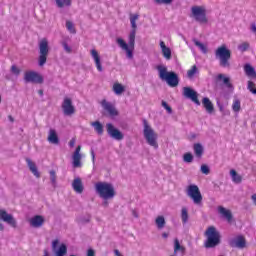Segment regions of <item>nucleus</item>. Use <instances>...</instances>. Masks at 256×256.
<instances>
[{"label":"nucleus","mask_w":256,"mask_h":256,"mask_svg":"<svg viewBox=\"0 0 256 256\" xmlns=\"http://www.w3.org/2000/svg\"><path fill=\"white\" fill-rule=\"evenodd\" d=\"M159 78L161 81H165L169 87L179 86V75L173 71H167V67L163 65H158L156 67Z\"/></svg>","instance_id":"nucleus-1"},{"label":"nucleus","mask_w":256,"mask_h":256,"mask_svg":"<svg viewBox=\"0 0 256 256\" xmlns=\"http://www.w3.org/2000/svg\"><path fill=\"white\" fill-rule=\"evenodd\" d=\"M95 191L101 199H104V201H108V199H113V197H115V187L109 182H97L95 184Z\"/></svg>","instance_id":"nucleus-2"},{"label":"nucleus","mask_w":256,"mask_h":256,"mask_svg":"<svg viewBox=\"0 0 256 256\" xmlns=\"http://www.w3.org/2000/svg\"><path fill=\"white\" fill-rule=\"evenodd\" d=\"M205 237H207L204 245L206 249H213V247H217L221 243V234L217 231L215 226H210L205 231Z\"/></svg>","instance_id":"nucleus-3"},{"label":"nucleus","mask_w":256,"mask_h":256,"mask_svg":"<svg viewBox=\"0 0 256 256\" xmlns=\"http://www.w3.org/2000/svg\"><path fill=\"white\" fill-rule=\"evenodd\" d=\"M144 125V139H146V142L150 147H154V149H159V144L157 143V133H155V130L151 128L149 125V122H147L145 119L143 120Z\"/></svg>","instance_id":"nucleus-4"},{"label":"nucleus","mask_w":256,"mask_h":256,"mask_svg":"<svg viewBox=\"0 0 256 256\" xmlns=\"http://www.w3.org/2000/svg\"><path fill=\"white\" fill-rule=\"evenodd\" d=\"M215 57L216 59H219L220 67H231V64L229 63L231 59V50H229L227 46L222 45L218 47L215 51Z\"/></svg>","instance_id":"nucleus-5"},{"label":"nucleus","mask_w":256,"mask_h":256,"mask_svg":"<svg viewBox=\"0 0 256 256\" xmlns=\"http://www.w3.org/2000/svg\"><path fill=\"white\" fill-rule=\"evenodd\" d=\"M191 13L197 23H207V10L203 6H193Z\"/></svg>","instance_id":"nucleus-6"},{"label":"nucleus","mask_w":256,"mask_h":256,"mask_svg":"<svg viewBox=\"0 0 256 256\" xmlns=\"http://www.w3.org/2000/svg\"><path fill=\"white\" fill-rule=\"evenodd\" d=\"M187 195L192 198L194 205H201L203 203V196L201 195L199 186L189 185Z\"/></svg>","instance_id":"nucleus-7"},{"label":"nucleus","mask_w":256,"mask_h":256,"mask_svg":"<svg viewBox=\"0 0 256 256\" xmlns=\"http://www.w3.org/2000/svg\"><path fill=\"white\" fill-rule=\"evenodd\" d=\"M39 65L40 67H43L47 63V55H49V42L47 39H42L39 43Z\"/></svg>","instance_id":"nucleus-8"},{"label":"nucleus","mask_w":256,"mask_h":256,"mask_svg":"<svg viewBox=\"0 0 256 256\" xmlns=\"http://www.w3.org/2000/svg\"><path fill=\"white\" fill-rule=\"evenodd\" d=\"M106 131L112 139H115V141H123L125 135H123V132H121L119 129L115 128V126L112 123L106 124Z\"/></svg>","instance_id":"nucleus-9"},{"label":"nucleus","mask_w":256,"mask_h":256,"mask_svg":"<svg viewBox=\"0 0 256 256\" xmlns=\"http://www.w3.org/2000/svg\"><path fill=\"white\" fill-rule=\"evenodd\" d=\"M25 83H43V76L35 71H26L24 74Z\"/></svg>","instance_id":"nucleus-10"},{"label":"nucleus","mask_w":256,"mask_h":256,"mask_svg":"<svg viewBox=\"0 0 256 256\" xmlns=\"http://www.w3.org/2000/svg\"><path fill=\"white\" fill-rule=\"evenodd\" d=\"M62 110L63 114L67 117H71V115H75V106H73V100L69 97H65L62 102Z\"/></svg>","instance_id":"nucleus-11"},{"label":"nucleus","mask_w":256,"mask_h":256,"mask_svg":"<svg viewBox=\"0 0 256 256\" xmlns=\"http://www.w3.org/2000/svg\"><path fill=\"white\" fill-rule=\"evenodd\" d=\"M230 247L234 249H245L247 247V240H245V236L238 235L228 241Z\"/></svg>","instance_id":"nucleus-12"},{"label":"nucleus","mask_w":256,"mask_h":256,"mask_svg":"<svg viewBox=\"0 0 256 256\" xmlns=\"http://www.w3.org/2000/svg\"><path fill=\"white\" fill-rule=\"evenodd\" d=\"M182 95L186 99H191L192 102L196 105H201V102L199 101V94L197 93V91L193 90V88L184 87Z\"/></svg>","instance_id":"nucleus-13"},{"label":"nucleus","mask_w":256,"mask_h":256,"mask_svg":"<svg viewBox=\"0 0 256 256\" xmlns=\"http://www.w3.org/2000/svg\"><path fill=\"white\" fill-rule=\"evenodd\" d=\"M0 219L1 221H4V223H7V225H10V227H13L14 229L17 227V220L15 218L7 213L5 210H0Z\"/></svg>","instance_id":"nucleus-14"},{"label":"nucleus","mask_w":256,"mask_h":256,"mask_svg":"<svg viewBox=\"0 0 256 256\" xmlns=\"http://www.w3.org/2000/svg\"><path fill=\"white\" fill-rule=\"evenodd\" d=\"M57 245H59V240L56 239L52 242V251H54L55 256L67 255V245L62 243L58 249Z\"/></svg>","instance_id":"nucleus-15"},{"label":"nucleus","mask_w":256,"mask_h":256,"mask_svg":"<svg viewBox=\"0 0 256 256\" xmlns=\"http://www.w3.org/2000/svg\"><path fill=\"white\" fill-rule=\"evenodd\" d=\"M101 105L104 111H107V113H109L110 117H117V115H119V111H117V109L111 102H108L104 99L102 100Z\"/></svg>","instance_id":"nucleus-16"},{"label":"nucleus","mask_w":256,"mask_h":256,"mask_svg":"<svg viewBox=\"0 0 256 256\" xmlns=\"http://www.w3.org/2000/svg\"><path fill=\"white\" fill-rule=\"evenodd\" d=\"M116 43L119 45V47H121V49L126 51L128 59H133V51L135 49H131L127 42H125V40H123L122 38H117Z\"/></svg>","instance_id":"nucleus-17"},{"label":"nucleus","mask_w":256,"mask_h":256,"mask_svg":"<svg viewBox=\"0 0 256 256\" xmlns=\"http://www.w3.org/2000/svg\"><path fill=\"white\" fill-rule=\"evenodd\" d=\"M43 223H45V218L41 215H36L30 219L31 227L35 229H39V227H43Z\"/></svg>","instance_id":"nucleus-18"},{"label":"nucleus","mask_w":256,"mask_h":256,"mask_svg":"<svg viewBox=\"0 0 256 256\" xmlns=\"http://www.w3.org/2000/svg\"><path fill=\"white\" fill-rule=\"evenodd\" d=\"M73 167H81V146H77L72 156Z\"/></svg>","instance_id":"nucleus-19"},{"label":"nucleus","mask_w":256,"mask_h":256,"mask_svg":"<svg viewBox=\"0 0 256 256\" xmlns=\"http://www.w3.org/2000/svg\"><path fill=\"white\" fill-rule=\"evenodd\" d=\"M72 189L76 192V193H83L85 187L83 186V181L81 180L80 177H77L73 180L72 182Z\"/></svg>","instance_id":"nucleus-20"},{"label":"nucleus","mask_w":256,"mask_h":256,"mask_svg":"<svg viewBox=\"0 0 256 256\" xmlns=\"http://www.w3.org/2000/svg\"><path fill=\"white\" fill-rule=\"evenodd\" d=\"M218 213L222 215V217L228 221V223H231L233 221V214L231 213V210H227L223 206L218 207Z\"/></svg>","instance_id":"nucleus-21"},{"label":"nucleus","mask_w":256,"mask_h":256,"mask_svg":"<svg viewBox=\"0 0 256 256\" xmlns=\"http://www.w3.org/2000/svg\"><path fill=\"white\" fill-rule=\"evenodd\" d=\"M216 81L219 83V81H222L223 85L227 87L228 89H231L233 91V84H231V78L225 76V74H218L216 77Z\"/></svg>","instance_id":"nucleus-22"},{"label":"nucleus","mask_w":256,"mask_h":256,"mask_svg":"<svg viewBox=\"0 0 256 256\" xmlns=\"http://www.w3.org/2000/svg\"><path fill=\"white\" fill-rule=\"evenodd\" d=\"M26 163L31 173H33L34 177L39 179V177H41V174L39 173V170L37 169V165L35 164V162H32L30 158H26Z\"/></svg>","instance_id":"nucleus-23"},{"label":"nucleus","mask_w":256,"mask_h":256,"mask_svg":"<svg viewBox=\"0 0 256 256\" xmlns=\"http://www.w3.org/2000/svg\"><path fill=\"white\" fill-rule=\"evenodd\" d=\"M91 56L93 57V59L95 61L97 70L100 73L103 72V66L101 65V57L99 56V52H97V50L93 49V50H91Z\"/></svg>","instance_id":"nucleus-24"},{"label":"nucleus","mask_w":256,"mask_h":256,"mask_svg":"<svg viewBox=\"0 0 256 256\" xmlns=\"http://www.w3.org/2000/svg\"><path fill=\"white\" fill-rule=\"evenodd\" d=\"M202 105L206 109L207 113L211 115L215 111V107L213 106V102L208 97L203 98Z\"/></svg>","instance_id":"nucleus-25"},{"label":"nucleus","mask_w":256,"mask_h":256,"mask_svg":"<svg viewBox=\"0 0 256 256\" xmlns=\"http://www.w3.org/2000/svg\"><path fill=\"white\" fill-rule=\"evenodd\" d=\"M48 141L52 145H59V136L57 135V131H55V129L49 130Z\"/></svg>","instance_id":"nucleus-26"},{"label":"nucleus","mask_w":256,"mask_h":256,"mask_svg":"<svg viewBox=\"0 0 256 256\" xmlns=\"http://www.w3.org/2000/svg\"><path fill=\"white\" fill-rule=\"evenodd\" d=\"M160 47L163 57L167 59V61L171 60V48L167 47L164 41H160Z\"/></svg>","instance_id":"nucleus-27"},{"label":"nucleus","mask_w":256,"mask_h":256,"mask_svg":"<svg viewBox=\"0 0 256 256\" xmlns=\"http://www.w3.org/2000/svg\"><path fill=\"white\" fill-rule=\"evenodd\" d=\"M193 149L197 159H201V157H203V153L205 152V150L203 149V145H201V143H196L193 145Z\"/></svg>","instance_id":"nucleus-28"},{"label":"nucleus","mask_w":256,"mask_h":256,"mask_svg":"<svg viewBox=\"0 0 256 256\" xmlns=\"http://www.w3.org/2000/svg\"><path fill=\"white\" fill-rule=\"evenodd\" d=\"M244 71L247 75V77H251L252 79H256V71L251 64H245L244 65Z\"/></svg>","instance_id":"nucleus-29"},{"label":"nucleus","mask_w":256,"mask_h":256,"mask_svg":"<svg viewBox=\"0 0 256 256\" xmlns=\"http://www.w3.org/2000/svg\"><path fill=\"white\" fill-rule=\"evenodd\" d=\"M113 91L115 95H123V93H125V86L116 82L113 85Z\"/></svg>","instance_id":"nucleus-30"},{"label":"nucleus","mask_w":256,"mask_h":256,"mask_svg":"<svg viewBox=\"0 0 256 256\" xmlns=\"http://www.w3.org/2000/svg\"><path fill=\"white\" fill-rule=\"evenodd\" d=\"M230 176L232 177L233 183H236L239 185L241 181H243V177L237 173L234 169L230 170Z\"/></svg>","instance_id":"nucleus-31"},{"label":"nucleus","mask_w":256,"mask_h":256,"mask_svg":"<svg viewBox=\"0 0 256 256\" xmlns=\"http://www.w3.org/2000/svg\"><path fill=\"white\" fill-rule=\"evenodd\" d=\"M91 126L94 127V130L98 135H103V124L99 121H95L91 123Z\"/></svg>","instance_id":"nucleus-32"},{"label":"nucleus","mask_w":256,"mask_h":256,"mask_svg":"<svg viewBox=\"0 0 256 256\" xmlns=\"http://www.w3.org/2000/svg\"><path fill=\"white\" fill-rule=\"evenodd\" d=\"M58 9H63V7H71V0H54Z\"/></svg>","instance_id":"nucleus-33"},{"label":"nucleus","mask_w":256,"mask_h":256,"mask_svg":"<svg viewBox=\"0 0 256 256\" xmlns=\"http://www.w3.org/2000/svg\"><path fill=\"white\" fill-rule=\"evenodd\" d=\"M136 34H137V32H135V30H131V32L129 34L128 47H130V49H135V35Z\"/></svg>","instance_id":"nucleus-34"},{"label":"nucleus","mask_w":256,"mask_h":256,"mask_svg":"<svg viewBox=\"0 0 256 256\" xmlns=\"http://www.w3.org/2000/svg\"><path fill=\"white\" fill-rule=\"evenodd\" d=\"M181 220H182L183 225H187V223L189 222V212L187 211V208H182Z\"/></svg>","instance_id":"nucleus-35"},{"label":"nucleus","mask_w":256,"mask_h":256,"mask_svg":"<svg viewBox=\"0 0 256 256\" xmlns=\"http://www.w3.org/2000/svg\"><path fill=\"white\" fill-rule=\"evenodd\" d=\"M193 43H194V45L196 46V47H198V49H200V51L202 52V53H204V55L205 54H207V46H205V44H203V43H201L199 40H197V39H193Z\"/></svg>","instance_id":"nucleus-36"},{"label":"nucleus","mask_w":256,"mask_h":256,"mask_svg":"<svg viewBox=\"0 0 256 256\" xmlns=\"http://www.w3.org/2000/svg\"><path fill=\"white\" fill-rule=\"evenodd\" d=\"M137 19H139L138 14L131 15V17H130V23H131L132 31H135V32H137V22H136Z\"/></svg>","instance_id":"nucleus-37"},{"label":"nucleus","mask_w":256,"mask_h":256,"mask_svg":"<svg viewBox=\"0 0 256 256\" xmlns=\"http://www.w3.org/2000/svg\"><path fill=\"white\" fill-rule=\"evenodd\" d=\"M155 223L157 225L158 229H163V227H165V217L163 216H158L155 220Z\"/></svg>","instance_id":"nucleus-38"},{"label":"nucleus","mask_w":256,"mask_h":256,"mask_svg":"<svg viewBox=\"0 0 256 256\" xmlns=\"http://www.w3.org/2000/svg\"><path fill=\"white\" fill-rule=\"evenodd\" d=\"M50 182L52 187H57V174L55 172V170H51L50 171Z\"/></svg>","instance_id":"nucleus-39"},{"label":"nucleus","mask_w":256,"mask_h":256,"mask_svg":"<svg viewBox=\"0 0 256 256\" xmlns=\"http://www.w3.org/2000/svg\"><path fill=\"white\" fill-rule=\"evenodd\" d=\"M177 251H185V248L179 243V239L174 240V255H177Z\"/></svg>","instance_id":"nucleus-40"},{"label":"nucleus","mask_w":256,"mask_h":256,"mask_svg":"<svg viewBox=\"0 0 256 256\" xmlns=\"http://www.w3.org/2000/svg\"><path fill=\"white\" fill-rule=\"evenodd\" d=\"M232 109L235 113H239V111H241V101L239 99L234 101Z\"/></svg>","instance_id":"nucleus-41"},{"label":"nucleus","mask_w":256,"mask_h":256,"mask_svg":"<svg viewBox=\"0 0 256 256\" xmlns=\"http://www.w3.org/2000/svg\"><path fill=\"white\" fill-rule=\"evenodd\" d=\"M197 73V66L194 65L190 70L187 71V77L188 79H193Z\"/></svg>","instance_id":"nucleus-42"},{"label":"nucleus","mask_w":256,"mask_h":256,"mask_svg":"<svg viewBox=\"0 0 256 256\" xmlns=\"http://www.w3.org/2000/svg\"><path fill=\"white\" fill-rule=\"evenodd\" d=\"M66 28L70 33H77V31L75 30V25L71 21H66Z\"/></svg>","instance_id":"nucleus-43"},{"label":"nucleus","mask_w":256,"mask_h":256,"mask_svg":"<svg viewBox=\"0 0 256 256\" xmlns=\"http://www.w3.org/2000/svg\"><path fill=\"white\" fill-rule=\"evenodd\" d=\"M183 161L184 163H193V154H191L190 152L185 153L183 156Z\"/></svg>","instance_id":"nucleus-44"},{"label":"nucleus","mask_w":256,"mask_h":256,"mask_svg":"<svg viewBox=\"0 0 256 256\" xmlns=\"http://www.w3.org/2000/svg\"><path fill=\"white\" fill-rule=\"evenodd\" d=\"M247 89H248V91H250V93H252L253 95H256L255 82L248 81Z\"/></svg>","instance_id":"nucleus-45"},{"label":"nucleus","mask_w":256,"mask_h":256,"mask_svg":"<svg viewBox=\"0 0 256 256\" xmlns=\"http://www.w3.org/2000/svg\"><path fill=\"white\" fill-rule=\"evenodd\" d=\"M201 173H203L204 175H209L211 173V169L206 164H203L201 166Z\"/></svg>","instance_id":"nucleus-46"},{"label":"nucleus","mask_w":256,"mask_h":256,"mask_svg":"<svg viewBox=\"0 0 256 256\" xmlns=\"http://www.w3.org/2000/svg\"><path fill=\"white\" fill-rule=\"evenodd\" d=\"M157 5H171L173 0H154Z\"/></svg>","instance_id":"nucleus-47"},{"label":"nucleus","mask_w":256,"mask_h":256,"mask_svg":"<svg viewBox=\"0 0 256 256\" xmlns=\"http://www.w3.org/2000/svg\"><path fill=\"white\" fill-rule=\"evenodd\" d=\"M238 49H239V51H242V53L247 51V49H249V43L243 42L242 44H240L238 46Z\"/></svg>","instance_id":"nucleus-48"},{"label":"nucleus","mask_w":256,"mask_h":256,"mask_svg":"<svg viewBox=\"0 0 256 256\" xmlns=\"http://www.w3.org/2000/svg\"><path fill=\"white\" fill-rule=\"evenodd\" d=\"M62 47L66 53H71L72 50L67 41H62Z\"/></svg>","instance_id":"nucleus-49"},{"label":"nucleus","mask_w":256,"mask_h":256,"mask_svg":"<svg viewBox=\"0 0 256 256\" xmlns=\"http://www.w3.org/2000/svg\"><path fill=\"white\" fill-rule=\"evenodd\" d=\"M162 107H164V109H166V111L171 115V113H173V109L171 108V106H169V104H167V102L162 101Z\"/></svg>","instance_id":"nucleus-50"},{"label":"nucleus","mask_w":256,"mask_h":256,"mask_svg":"<svg viewBox=\"0 0 256 256\" xmlns=\"http://www.w3.org/2000/svg\"><path fill=\"white\" fill-rule=\"evenodd\" d=\"M11 72L13 73V75L18 76L21 73V70L17 66L12 65Z\"/></svg>","instance_id":"nucleus-51"},{"label":"nucleus","mask_w":256,"mask_h":256,"mask_svg":"<svg viewBox=\"0 0 256 256\" xmlns=\"http://www.w3.org/2000/svg\"><path fill=\"white\" fill-rule=\"evenodd\" d=\"M217 106L221 113H225V107L223 106V104L221 102L217 101Z\"/></svg>","instance_id":"nucleus-52"},{"label":"nucleus","mask_w":256,"mask_h":256,"mask_svg":"<svg viewBox=\"0 0 256 256\" xmlns=\"http://www.w3.org/2000/svg\"><path fill=\"white\" fill-rule=\"evenodd\" d=\"M87 256H95V250L89 249V250L87 251Z\"/></svg>","instance_id":"nucleus-53"},{"label":"nucleus","mask_w":256,"mask_h":256,"mask_svg":"<svg viewBox=\"0 0 256 256\" xmlns=\"http://www.w3.org/2000/svg\"><path fill=\"white\" fill-rule=\"evenodd\" d=\"M250 29H251V32H252V33H255V34H256V24H255V23H252V24H251Z\"/></svg>","instance_id":"nucleus-54"},{"label":"nucleus","mask_w":256,"mask_h":256,"mask_svg":"<svg viewBox=\"0 0 256 256\" xmlns=\"http://www.w3.org/2000/svg\"><path fill=\"white\" fill-rule=\"evenodd\" d=\"M69 147L73 148L75 147V138H72L69 142Z\"/></svg>","instance_id":"nucleus-55"},{"label":"nucleus","mask_w":256,"mask_h":256,"mask_svg":"<svg viewBox=\"0 0 256 256\" xmlns=\"http://www.w3.org/2000/svg\"><path fill=\"white\" fill-rule=\"evenodd\" d=\"M91 155H92V161L95 163V151L91 150Z\"/></svg>","instance_id":"nucleus-56"},{"label":"nucleus","mask_w":256,"mask_h":256,"mask_svg":"<svg viewBox=\"0 0 256 256\" xmlns=\"http://www.w3.org/2000/svg\"><path fill=\"white\" fill-rule=\"evenodd\" d=\"M9 122L10 123H14L15 122V118H13V116L9 115L8 116Z\"/></svg>","instance_id":"nucleus-57"},{"label":"nucleus","mask_w":256,"mask_h":256,"mask_svg":"<svg viewBox=\"0 0 256 256\" xmlns=\"http://www.w3.org/2000/svg\"><path fill=\"white\" fill-rule=\"evenodd\" d=\"M251 199H252L254 205H256V194H253V195L251 196Z\"/></svg>","instance_id":"nucleus-58"},{"label":"nucleus","mask_w":256,"mask_h":256,"mask_svg":"<svg viewBox=\"0 0 256 256\" xmlns=\"http://www.w3.org/2000/svg\"><path fill=\"white\" fill-rule=\"evenodd\" d=\"M162 237H163V239H167V237H169V234H167V232H164V233H162Z\"/></svg>","instance_id":"nucleus-59"},{"label":"nucleus","mask_w":256,"mask_h":256,"mask_svg":"<svg viewBox=\"0 0 256 256\" xmlns=\"http://www.w3.org/2000/svg\"><path fill=\"white\" fill-rule=\"evenodd\" d=\"M114 253L116 256H123V255H121V252H119V250H114Z\"/></svg>","instance_id":"nucleus-60"},{"label":"nucleus","mask_w":256,"mask_h":256,"mask_svg":"<svg viewBox=\"0 0 256 256\" xmlns=\"http://www.w3.org/2000/svg\"><path fill=\"white\" fill-rule=\"evenodd\" d=\"M0 231H5V226L2 223H0Z\"/></svg>","instance_id":"nucleus-61"},{"label":"nucleus","mask_w":256,"mask_h":256,"mask_svg":"<svg viewBox=\"0 0 256 256\" xmlns=\"http://www.w3.org/2000/svg\"><path fill=\"white\" fill-rule=\"evenodd\" d=\"M38 94L40 95V97H43V90H38Z\"/></svg>","instance_id":"nucleus-62"},{"label":"nucleus","mask_w":256,"mask_h":256,"mask_svg":"<svg viewBox=\"0 0 256 256\" xmlns=\"http://www.w3.org/2000/svg\"><path fill=\"white\" fill-rule=\"evenodd\" d=\"M44 256H49V252L47 250H44Z\"/></svg>","instance_id":"nucleus-63"},{"label":"nucleus","mask_w":256,"mask_h":256,"mask_svg":"<svg viewBox=\"0 0 256 256\" xmlns=\"http://www.w3.org/2000/svg\"><path fill=\"white\" fill-rule=\"evenodd\" d=\"M133 215H134V217H139V215L137 214V212H135V211H133Z\"/></svg>","instance_id":"nucleus-64"}]
</instances>
